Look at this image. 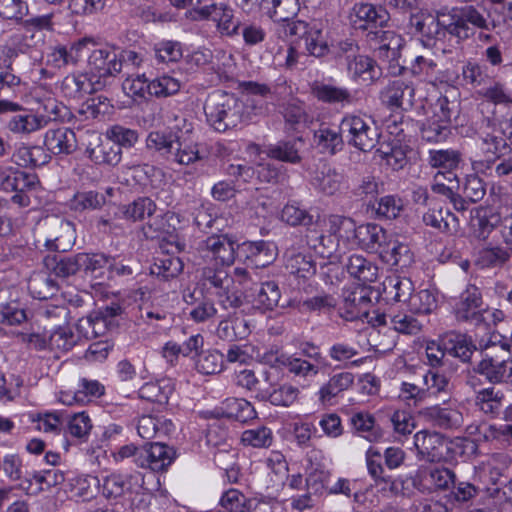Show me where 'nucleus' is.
Masks as SVG:
<instances>
[{"mask_svg":"<svg viewBox=\"0 0 512 512\" xmlns=\"http://www.w3.org/2000/svg\"><path fill=\"white\" fill-rule=\"evenodd\" d=\"M341 130L350 146L371 151L379 139V131L371 117L347 114L341 120Z\"/></svg>","mask_w":512,"mask_h":512,"instance_id":"423d86ee","label":"nucleus"},{"mask_svg":"<svg viewBox=\"0 0 512 512\" xmlns=\"http://www.w3.org/2000/svg\"><path fill=\"white\" fill-rule=\"evenodd\" d=\"M306 243L317 255L322 258L330 259V263L339 261L341 254L340 244L336 241L332 233L324 234L319 232L315 227L307 228Z\"/></svg>","mask_w":512,"mask_h":512,"instance_id":"aec40b11","label":"nucleus"},{"mask_svg":"<svg viewBox=\"0 0 512 512\" xmlns=\"http://www.w3.org/2000/svg\"><path fill=\"white\" fill-rule=\"evenodd\" d=\"M61 289V282L55 280L49 273L34 275L28 281L31 296L38 300L52 299Z\"/></svg>","mask_w":512,"mask_h":512,"instance_id":"c9c22d12","label":"nucleus"},{"mask_svg":"<svg viewBox=\"0 0 512 512\" xmlns=\"http://www.w3.org/2000/svg\"><path fill=\"white\" fill-rule=\"evenodd\" d=\"M175 450L163 443L155 442L141 447L137 455V466L155 472L165 471L175 460Z\"/></svg>","mask_w":512,"mask_h":512,"instance_id":"2eb2a0df","label":"nucleus"},{"mask_svg":"<svg viewBox=\"0 0 512 512\" xmlns=\"http://www.w3.org/2000/svg\"><path fill=\"white\" fill-rule=\"evenodd\" d=\"M216 333L220 339L232 342L244 338L248 329L244 319H225L219 322Z\"/></svg>","mask_w":512,"mask_h":512,"instance_id":"864d4df0","label":"nucleus"},{"mask_svg":"<svg viewBox=\"0 0 512 512\" xmlns=\"http://www.w3.org/2000/svg\"><path fill=\"white\" fill-rule=\"evenodd\" d=\"M313 187L320 193L333 196L348 188L345 174L330 166H323L312 180Z\"/></svg>","mask_w":512,"mask_h":512,"instance_id":"5701e85b","label":"nucleus"},{"mask_svg":"<svg viewBox=\"0 0 512 512\" xmlns=\"http://www.w3.org/2000/svg\"><path fill=\"white\" fill-rule=\"evenodd\" d=\"M311 93L318 101L329 105L346 107L356 103L355 96L348 88L324 81H314L311 85Z\"/></svg>","mask_w":512,"mask_h":512,"instance_id":"412c9836","label":"nucleus"},{"mask_svg":"<svg viewBox=\"0 0 512 512\" xmlns=\"http://www.w3.org/2000/svg\"><path fill=\"white\" fill-rule=\"evenodd\" d=\"M238 250V256L243 257L256 267H265L271 264L277 256V247L273 242L245 241L242 244L235 242V251Z\"/></svg>","mask_w":512,"mask_h":512,"instance_id":"6ab92c4d","label":"nucleus"},{"mask_svg":"<svg viewBox=\"0 0 512 512\" xmlns=\"http://www.w3.org/2000/svg\"><path fill=\"white\" fill-rule=\"evenodd\" d=\"M45 247L53 252L43 259V265L47 272L57 281L61 282V286L70 285L71 279L77 274L82 273L83 277H89V286L96 289L94 280V271L96 270L95 254L77 253L74 255H64L58 252L66 251L59 244V237L47 238Z\"/></svg>","mask_w":512,"mask_h":512,"instance_id":"7ed1b4c3","label":"nucleus"},{"mask_svg":"<svg viewBox=\"0 0 512 512\" xmlns=\"http://www.w3.org/2000/svg\"><path fill=\"white\" fill-rule=\"evenodd\" d=\"M136 429L142 439L152 440L170 435L175 426L170 419L163 416L142 415L137 420Z\"/></svg>","mask_w":512,"mask_h":512,"instance_id":"cd10ccee","label":"nucleus"},{"mask_svg":"<svg viewBox=\"0 0 512 512\" xmlns=\"http://www.w3.org/2000/svg\"><path fill=\"white\" fill-rule=\"evenodd\" d=\"M226 414L240 422H247L256 418V410L252 404L243 398H230L226 400Z\"/></svg>","mask_w":512,"mask_h":512,"instance_id":"680f3d73","label":"nucleus"},{"mask_svg":"<svg viewBox=\"0 0 512 512\" xmlns=\"http://www.w3.org/2000/svg\"><path fill=\"white\" fill-rule=\"evenodd\" d=\"M348 273L363 283H372L377 280L378 267L364 256L353 254L346 264Z\"/></svg>","mask_w":512,"mask_h":512,"instance_id":"a19ab883","label":"nucleus"},{"mask_svg":"<svg viewBox=\"0 0 512 512\" xmlns=\"http://www.w3.org/2000/svg\"><path fill=\"white\" fill-rule=\"evenodd\" d=\"M98 48V87L101 85V79L114 77L123 67L132 70L141 66L143 57L135 51L117 52V49L109 44H99Z\"/></svg>","mask_w":512,"mask_h":512,"instance_id":"6e6552de","label":"nucleus"},{"mask_svg":"<svg viewBox=\"0 0 512 512\" xmlns=\"http://www.w3.org/2000/svg\"><path fill=\"white\" fill-rule=\"evenodd\" d=\"M44 145L54 155H69L77 147L76 134L67 127L49 129L45 134Z\"/></svg>","mask_w":512,"mask_h":512,"instance_id":"b1692460","label":"nucleus"},{"mask_svg":"<svg viewBox=\"0 0 512 512\" xmlns=\"http://www.w3.org/2000/svg\"><path fill=\"white\" fill-rule=\"evenodd\" d=\"M181 81L171 75L163 74L151 81L144 74L135 78H127L123 82V90L130 97L145 98L146 95L155 97H168L179 92Z\"/></svg>","mask_w":512,"mask_h":512,"instance_id":"0eeeda50","label":"nucleus"},{"mask_svg":"<svg viewBox=\"0 0 512 512\" xmlns=\"http://www.w3.org/2000/svg\"><path fill=\"white\" fill-rule=\"evenodd\" d=\"M314 143L321 153L335 155L344 148V133L338 126L322 124L314 132Z\"/></svg>","mask_w":512,"mask_h":512,"instance_id":"393cba45","label":"nucleus"},{"mask_svg":"<svg viewBox=\"0 0 512 512\" xmlns=\"http://www.w3.org/2000/svg\"><path fill=\"white\" fill-rule=\"evenodd\" d=\"M411 25L423 37L443 42L447 36L458 43L472 38L476 30H488L487 18L474 6L443 7L432 13L413 15Z\"/></svg>","mask_w":512,"mask_h":512,"instance_id":"f03ea898","label":"nucleus"},{"mask_svg":"<svg viewBox=\"0 0 512 512\" xmlns=\"http://www.w3.org/2000/svg\"><path fill=\"white\" fill-rule=\"evenodd\" d=\"M367 36L370 42L378 45L380 51H391L393 56L396 50L401 46V37L391 30L377 28L376 30L369 31Z\"/></svg>","mask_w":512,"mask_h":512,"instance_id":"bf43d9fd","label":"nucleus"},{"mask_svg":"<svg viewBox=\"0 0 512 512\" xmlns=\"http://www.w3.org/2000/svg\"><path fill=\"white\" fill-rule=\"evenodd\" d=\"M372 288L367 285H351L343 289V301L339 308L340 316L353 321L368 316Z\"/></svg>","mask_w":512,"mask_h":512,"instance_id":"ddd939ff","label":"nucleus"},{"mask_svg":"<svg viewBox=\"0 0 512 512\" xmlns=\"http://www.w3.org/2000/svg\"><path fill=\"white\" fill-rule=\"evenodd\" d=\"M408 307L414 314H429L436 309L437 299L430 290H420L412 294Z\"/></svg>","mask_w":512,"mask_h":512,"instance_id":"338daca9","label":"nucleus"},{"mask_svg":"<svg viewBox=\"0 0 512 512\" xmlns=\"http://www.w3.org/2000/svg\"><path fill=\"white\" fill-rule=\"evenodd\" d=\"M455 188L458 189V179L453 172H438L431 186L432 191L448 199L453 204L454 209L465 211L467 209L466 201L459 193L454 191Z\"/></svg>","mask_w":512,"mask_h":512,"instance_id":"c85d7f7f","label":"nucleus"},{"mask_svg":"<svg viewBox=\"0 0 512 512\" xmlns=\"http://www.w3.org/2000/svg\"><path fill=\"white\" fill-rule=\"evenodd\" d=\"M482 306V295L478 287L468 285L460 294L458 302L454 306L456 319L475 326H481L480 312Z\"/></svg>","mask_w":512,"mask_h":512,"instance_id":"dca6fc26","label":"nucleus"},{"mask_svg":"<svg viewBox=\"0 0 512 512\" xmlns=\"http://www.w3.org/2000/svg\"><path fill=\"white\" fill-rule=\"evenodd\" d=\"M177 135L169 130L151 131L146 139V146L149 150L159 153L169 160Z\"/></svg>","mask_w":512,"mask_h":512,"instance_id":"a18cd8bd","label":"nucleus"},{"mask_svg":"<svg viewBox=\"0 0 512 512\" xmlns=\"http://www.w3.org/2000/svg\"><path fill=\"white\" fill-rule=\"evenodd\" d=\"M446 349L450 355L459 358L463 362H466L471 359L474 351L477 348L465 335L452 334L448 338Z\"/></svg>","mask_w":512,"mask_h":512,"instance_id":"4d7b16f0","label":"nucleus"},{"mask_svg":"<svg viewBox=\"0 0 512 512\" xmlns=\"http://www.w3.org/2000/svg\"><path fill=\"white\" fill-rule=\"evenodd\" d=\"M389 233L378 224L367 223L358 226L356 245L368 253L380 252Z\"/></svg>","mask_w":512,"mask_h":512,"instance_id":"c756f323","label":"nucleus"},{"mask_svg":"<svg viewBox=\"0 0 512 512\" xmlns=\"http://www.w3.org/2000/svg\"><path fill=\"white\" fill-rule=\"evenodd\" d=\"M321 371L320 363L292 355L288 372L296 378L304 381L315 379Z\"/></svg>","mask_w":512,"mask_h":512,"instance_id":"13d9d810","label":"nucleus"},{"mask_svg":"<svg viewBox=\"0 0 512 512\" xmlns=\"http://www.w3.org/2000/svg\"><path fill=\"white\" fill-rule=\"evenodd\" d=\"M203 19H209L216 24L217 31L226 37L240 34L241 23L234 17L233 8L223 2L203 6L198 11Z\"/></svg>","mask_w":512,"mask_h":512,"instance_id":"4468645a","label":"nucleus"},{"mask_svg":"<svg viewBox=\"0 0 512 512\" xmlns=\"http://www.w3.org/2000/svg\"><path fill=\"white\" fill-rule=\"evenodd\" d=\"M349 76L353 80L374 81L377 77L378 67L374 60L365 55H358L346 64Z\"/></svg>","mask_w":512,"mask_h":512,"instance_id":"c03bdc74","label":"nucleus"},{"mask_svg":"<svg viewBox=\"0 0 512 512\" xmlns=\"http://www.w3.org/2000/svg\"><path fill=\"white\" fill-rule=\"evenodd\" d=\"M414 96L415 89L412 83L403 79L389 81L380 92L381 102L391 109L412 107Z\"/></svg>","mask_w":512,"mask_h":512,"instance_id":"a211bd4d","label":"nucleus"},{"mask_svg":"<svg viewBox=\"0 0 512 512\" xmlns=\"http://www.w3.org/2000/svg\"><path fill=\"white\" fill-rule=\"evenodd\" d=\"M320 457L321 451L316 449H312L307 454L309 465L306 468L305 486L307 491L316 495L322 494L330 476L329 471L322 464L316 462Z\"/></svg>","mask_w":512,"mask_h":512,"instance_id":"a878e982","label":"nucleus"},{"mask_svg":"<svg viewBox=\"0 0 512 512\" xmlns=\"http://www.w3.org/2000/svg\"><path fill=\"white\" fill-rule=\"evenodd\" d=\"M96 394V380H87L82 378L77 391H65L60 393V402L65 405H73L74 403H87L90 401L89 397Z\"/></svg>","mask_w":512,"mask_h":512,"instance_id":"6e6d98bb","label":"nucleus"},{"mask_svg":"<svg viewBox=\"0 0 512 512\" xmlns=\"http://www.w3.org/2000/svg\"><path fill=\"white\" fill-rule=\"evenodd\" d=\"M422 415L434 427L445 430L458 429L464 422L462 413L452 407H428L422 412Z\"/></svg>","mask_w":512,"mask_h":512,"instance_id":"bb28decb","label":"nucleus"},{"mask_svg":"<svg viewBox=\"0 0 512 512\" xmlns=\"http://www.w3.org/2000/svg\"><path fill=\"white\" fill-rule=\"evenodd\" d=\"M209 124L218 132L236 127L243 119V105L232 94L216 91L210 94L204 105Z\"/></svg>","mask_w":512,"mask_h":512,"instance_id":"39448f33","label":"nucleus"},{"mask_svg":"<svg viewBox=\"0 0 512 512\" xmlns=\"http://www.w3.org/2000/svg\"><path fill=\"white\" fill-rule=\"evenodd\" d=\"M184 300L187 304L191 305L189 316L197 323L205 322L213 318L217 313V309L212 301L207 299L196 300L193 293L184 295Z\"/></svg>","mask_w":512,"mask_h":512,"instance_id":"3c124183","label":"nucleus"},{"mask_svg":"<svg viewBox=\"0 0 512 512\" xmlns=\"http://www.w3.org/2000/svg\"><path fill=\"white\" fill-rule=\"evenodd\" d=\"M423 221L427 226H431L442 232H456L459 226L458 218L448 209L430 208L424 215Z\"/></svg>","mask_w":512,"mask_h":512,"instance_id":"79ce46f5","label":"nucleus"},{"mask_svg":"<svg viewBox=\"0 0 512 512\" xmlns=\"http://www.w3.org/2000/svg\"><path fill=\"white\" fill-rule=\"evenodd\" d=\"M365 463L368 475L379 490L387 496H405L408 494L405 484L407 479L402 476L394 477L385 472L381 463V452L378 448L370 446L365 452Z\"/></svg>","mask_w":512,"mask_h":512,"instance_id":"1a4fd4ad","label":"nucleus"},{"mask_svg":"<svg viewBox=\"0 0 512 512\" xmlns=\"http://www.w3.org/2000/svg\"><path fill=\"white\" fill-rule=\"evenodd\" d=\"M354 374L348 371H342L333 374L327 382L321 385L317 392V397L322 404H331V401L347 391L354 384Z\"/></svg>","mask_w":512,"mask_h":512,"instance_id":"7c9ffc66","label":"nucleus"},{"mask_svg":"<svg viewBox=\"0 0 512 512\" xmlns=\"http://www.w3.org/2000/svg\"><path fill=\"white\" fill-rule=\"evenodd\" d=\"M328 232L335 236L336 241L348 247L350 244L356 243V235L358 234V226L353 219L349 217L332 215L329 217Z\"/></svg>","mask_w":512,"mask_h":512,"instance_id":"e433bc0d","label":"nucleus"},{"mask_svg":"<svg viewBox=\"0 0 512 512\" xmlns=\"http://www.w3.org/2000/svg\"><path fill=\"white\" fill-rule=\"evenodd\" d=\"M0 115L6 117L5 126L14 134H30L45 124L42 118L10 99H0Z\"/></svg>","mask_w":512,"mask_h":512,"instance_id":"9b49d317","label":"nucleus"},{"mask_svg":"<svg viewBox=\"0 0 512 512\" xmlns=\"http://www.w3.org/2000/svg\"><path fill=\"white\" fill-rule=\"evenodd\" d=\"M199 158V150L196 144L177 137V142L174 144L169 160L180 165H189Z\"/></svg>","mask_w":512,"mask_h":512,"instance_id":"0e129e2a","label":"nucleus"},{"mask_svg":"<svg viewBox=\"0 0 512 512\" xmlns=\"http://www.w3.org/2000/svg\"><path fill=\"white\" fill-rule=\"evenodd\" d=\"M413 444L419 460L427 462H442L449 458V443L437 432L421 430L415 433Z\"/></svg>","mask_w":512,"mask_h":512,"instance_id":"f8f14e48","label":"nucleus"},{"mask_svg":"<svg viewBox=\"0 0 512 512\" xmlns=\"http://www.w3.org/2000/svg\"><path fill=\"white\" fill-rule=\"evenodd\" d=\"M359 355L356 346L347 342H335L328 348L329 358L337 363V367L348 368L361 365L364 358L355 359Z\"/></svg>","mask_w":512,"mask_h":512,"instance_id":"ea45409f","label":"nucleus"},{"mask_svg":"<svg viewBox=\"0 0 512 512\" xmlns=\"http://www.w3.org/2000/svg\"><path fill=\"white\" fill-rule=\"evenodd\" d=\"M383 246L378 256L384 263L406 268L413 262V253L409 245L399 241L394 235L389 234Z\"/></svg>","mask_w":512,"mask_h":512,"instance_id":"4be33fe9","label":"nucleus"},{"mask_svg":"<svg viewBox=\"0 0 512 512\" xmlns=\"http://www.w3.org/2000/svg\"><path fill=\"white\" fill-rule=\"evenodd\" d=\"M511 344L505 336L493 332L486 342L479 343L481 360L475 372L492 384L512 385Z\"/></svg>","mask_w":512,"mask_h":512,"instance_id":"20e7f679","label":"nucleus"},{"mask_svg":"<svg viewBox=\"0 0 512 512\" xmlns=\"http://www.w3.org/2000/svg\"><path fill=\"white\" fill-rule=\"evenodd\" d=\"M301 145L302 140L300 138L278 141L275 144L267 146L266 154L268 157L278 161L297 164L301 161V156L299 154Z\"/></svg>","mask_w":512,"mask_h":512,"instance_id":"58836bf2","label":"nucleus"},{"mask_svg":"<svg viewBox=\"0 0 512 512\" xmlns=\"http://www.w3.org/2000/svg\"><path fill=\"white\" fill-rule=\"evenodd\" d=\"M173 385L169 380L162 379L145 383L138 391L139 397L151 403L165 405L173 392Z\"/></svg>","mask_w":512,"mask_h":512,"instance_id":"37998d69","label":"nucleus"},{"mask_svg":"<svg viewBox=\"0 0 512 512\" xmlns=\"http://www.w3.org/2000/svg\"><path fill=\"white\" fill-rule=\"evenodd\" d=\"M281 298V291L278 284L274 281L261 283L253 298L256 308L263 311L274 309Z\"/></svg>","mask_w":512,"mask_h":512,"instance_id":"de8ad7c7","label":"nucleus"},{"mask_svg":"<svg viewBox=\"0 0 512 512\" xmlns=\"http://www.w3.org/2000/svg\"><path fill=\"white\" fill-rule=\"evenodd\" d=\"M389 18V13L384 8L369 3L355 4L350 13L352 26L360 30L371 31L384 28Z\"/></svg>","mask_w":512,"mask_h":512,"instance_id":"f3484780","label":"nucleus"},{"mask_svg":"<svg viewBox=\"0 0 512 512\" xmlns=\"http://www.w3.org/2000/svg\"><path fill=\"white\" fill-rule=\"evenodd\" d=\"M350 425L357 435L363 437L369 442H378L382 439L381 428L376 424L372 414L365 411H359L351 415Z\"/></svg>","mask_w":512,"mask_h":512,"instance_id":"72a5a7b5","label":"nucleus"},{"mask_svg":"<svg viewBox=\"0 0 512 512\" xmlns=\"http://www.w3.org/2000/svg\"><path fill=\"white\" fill-rule=\"evenodd\" d=\"M302 40L304 41L305 50L311 56L323 57L330 51L323 32L318 28L312 27L306 30Z\"/></svg>","mask_w":512,"mask_h":512,"instance_id":"052dcab7","label":"nucleus"},{"mask_svg":"<svg viewBox=\"0 0 512 512\" xmlns=\"http://www.w3.org/2000/svg\"><path fill=\"white\" fill-rule=\"evenodd\" d=\"M285 268L300 278H309L316 273V263L312 257L293 249L285 253Z\"/></svg>","mask_w":512,"mask_h":512,"instance_id":"4c0bfd02","label":"nucleus"},{"mask_svg":"<svg viewBox=\"0 0 512 512\" xmlns=\"http://www.w3.org/2000/svg\"><path fill=\"white\" fill-rule=\"evenodd\" d=\"M461 161V153L454 149H431L428 152V163L433 168L447 169L452 172Z\"/></svg>","mask_w":512,"mask_h":512,"instance_id":"09e8293b","label":"nucleus"},{"mask_svg":"<svg viewBox=\"0 0 512 512\" xmlns=\"http://www.w3.org/2000/svg\"><path fill=\"white\" fill-rule=\"evenodd\" d=\"M509 249L501 246L485 247L479 251L478 263L484 268H496L504 266L511 256Z\"/></svg>","mask_w":512,"mask_h":512,"instance_id":"603ef678","label":"nucleus"},{"mask_svg":"<svg viewBox=\"0 0 512 512\" xmlns=\"http://www.w3.org/2000/svg\"><path fill=\"white\" fill-rule=\"evenodd\" d=\"M270 12H266L274 21L284 22L295 17L299 11L298 0H268Z\"/></svg>","mask_w":512,"mask_h":512,"instance_id":"e2e57ef3","label":"nucleus"},{"mask_svg":"<svg viewBox=\"0 0 512 512\" xmlns=\"http://www.w3.org/2000/svg\"><path fill=\"white\" fill-rule=\"evenodd\" d=\"M281 219L291 226L303 225L309 228L314 224L313 216L296 203H289L283 207Z\"/></svg>","mask_w":512,"mask_h":512,"instance_id":"774afa93","label":"nucleus"},{"mask_svg":"<svg viewBox=\"0 0 512 512\" xmlns=\"http://www.w3.org/2000/svg\"><path fill=\"white\" fill-rule=\"evenodd\" d=\"M458 191L466 202L475 203L483 199L486 194V187L477 174H470L461 183L458 181Z\"/></svg>","mask_w":512,"mask_h":512,"instance_id":"8fccbe9b","label":"nucleus"},{"mask_svg":"<svg viewBox=\"0 0 512 512\" xmlns=\"http://www.w3.org/2000/svg\"><path fill=\"white\" fill-rule=\"evenodd\" d=\"M38 182V176L35 173H28L12 166L0 167V190L14 192L11 201L21 207H27L30 204L26 191L34 189Z\"/></svg>","mask_w":512,"mask_h":512,"instance_id":"9d476101","label":"nucleus"},{"mask_svg":"<svg viewBox=\"0 0 512 512\" xmlns=\"http://www.w3.org/2000/svg\"><path fill=\"white\" fill-rule=\"evenodd\" d=\"M195 366L201 374L219 373L223 368V354L217 350H207L198 356Z\"/></svg>","mask_w":512,"mask_h":512,"instance_id":"69168bd1","label":"nucleus"},{"mask_svg":"<svg viewBox=\"0 0 512 512\" xmlns=\"http://www.w3.org/2000/svg\"><path fill=\"white\" fill-rule=\"evenodd\" d=\"M471 165L476 173H483L501 179L512 177V155L509 157H496L494 159L473 160Z\"/></svg>","mask_w":512,"mask_h":512,"instance_id":"f704fd0d","label":"nucleus"},{"mask_svg":"<svg viewBox=\"0 0 512 512\" xmlns=\"http://www.w3.org/2000/svg\"><path fill=\"white\" fill-rule=\"evenodd\" d=\"M273 439L272 430L266 426L247 429L241 434L242 444L253 448H268L272 445Z\"/></svg>","mask_w":512,"mask_h":512,"instance_id":"5fc2aeb1","label":"nucleus"},{"mask_svg":"<svg viewBox=\"0 0 512 512\" xmlns=\"http://www.w3.org/2000/svg\"><path fill=\"white\" fill-rule=\"evenodd\" d=\"M80 132L81 145L85 146V150L77 157V164L74 168V171L79 176L81 181L94 182V152L95 148L93 147L92 142L85 141V135H90L93 130L85 129V127L78 129Z\"/></svg>","mask_w":512,"mask_h":512,"instance_id":"2f4dec72","label":"nucleus"},{"mask_svg":"<svg viewBox=\"0 0 512 512\" xmlns=\"http://www.w3.org/2000/svg\"><path fill=\"white\" fill-rule=\"evenodd\" d=\"M199 257L204 266L201 272L202 285L214 294L224 309H236L241 306V296L231 289L234 279L227 268L235 261V241L227 234H213L200 241L197 246Z\"/></svg>","mask_w":512,"mask_h":512,"instance_id":"f257e3e1","label":"nucleus"},{"mask_svg":"<svg viewBox=\"0 0 512 512\" xmlns=\"http://www.w3.org/2000/svg\"><path fill=\"white\" fill-rule=\"evenodd\" d=\"M17 165L27 168H37L47 164L50 156L41 146H22L13 155Z\"/></svg>","mask_w":512,"mask_h":512,"instance_id":"49530a36","label":"nucleus"},{"mask_svg":"<svg viewBox=\"0 0 512 512\" xmlns=\"http://www.w3.org/2000/svg\"><path fill=\"white\" fill-rule=\"evenodd\" d=\"M378 321L384 325L390 324L395 331L405 335H417L422 331L424 326L418 318L403 311L382 315L379 317Z\"/></svg>","mask_w":512,"mask_h":512,"instance_id":"473e14b6","label":"nucleus"}]
</instances>
